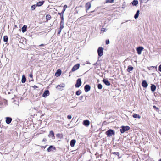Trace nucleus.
I'll return each mask as SVG.
<instances>
[{
  "label": "nucleus",
  "mask_w": 161,
  "mask_h": 161,
  "mask_svg": "<svg viewBox=\"0 0 161 161\" xmlns=\"http://www.w3.org/2000/svg\"><path fill=\"white\" fill-rule=\"evenodd\" d=\"M106 134L108 136L110 137L112 135H115V131L109 129L106 132Z\"/></svg>",
  "instance_id": "1"
},
{
  "label": "nucleus",
  "mask_w": 161,
  "mask_h": 161,
  "mask_svg": "<svg viewBox=\"0 0 161 161\" xmlns=\"http://www.w3.org/2000/svg\"><path fill=\"white\" fill-rule=\"evenodd\" d=\"M130 128L128 126H122V129L120 130L121 133H124L125 131H127L130 129Z\"/></svg>",
  "instance_id": "2"
},
{
  "label": "nucleus",
  "mask_w": 161,
  "mask_h": 161,
  "mask_svg": "<svg viewBox=\"0 0 161 161\" xmlns=\"http://www.w3.org/2000/svg\"><path fill=\"white\" fill-rule=\"evenodd\" d=\"M98 54L99 56L101 57L103 55V48L102 47H99L97 50Z\"/></svg>",
  "instance_id": "3"
},
{
  "label": "nucleus",
  "mask_w": 161,
  "mask_h": 161,
  "mask_svg": "<svg viewBox=\"0 0 161 161\" xmlns=\"http://www.w3.org/2000/svg\"><path fill=\"white\" fill-rule=\"evenodd\" d=\"M81 79L80 78L78 79L75 85V87L77 88L81 86Z\"/></svg>",
  "instance_id": "4"
},
{
  "label": "nucleus",
  "mask_w": 161,
  "mask_h": 161,
  "mask_svg": "<svg viewBox=\"0 0 161 161\" xmlns=\"http://www.w3.org/2000/svg\"><path fill=\"white\" fill-rule=\"evenodd\" d=\"M80 65L79 64H77L75 65L72 69V71L73 72L77 70L79 68Z\"/></svg>",
  "instance_id": "5"
},
{
  "label": "nucleus",
  "mask_w": 161,
  "mask_h": 161,
  "mask_svg": "<svg viewBox=\"0 0 161 161\" xmlns=\"http://www.w3.org/2000/svg\"><path fill=\"white\" fill-rule=\"evenodd\" d=\"M91 4L89 2H88L85 5V7L86 8V12H87V10H88L91 8Z\"/></svg>",
  "instance_id": "6"
},
{
  "label": "nucleus",
  "mask_w": 161,
  "mask_h": 161,
  "mask_svg": "<svg viewBox=\"0 0 161 161\" xmlns=\"http://www.w3.org/2000/svg\"><path fill=\"white\" fill-rule=\"evenodd\" d=\"M48 136L49 137L51 138L52 139H55V137L54 136V133L53 131H51L50 132L49 134L48 135Z\"/></svg>",
  "instance_id": "7"
},
{
  "label": "nucleus",
  "mask_w": 161,
  "mask_h": 161,
  "mask_svg": "<svg viewBox=\"0 0 161 161\" xmlns=\"http://www.w3.org/2000/svg\"><path fill=\"white\" fill-rule=\"evenodd\" d=\"M65 87V84H60V85H58L56 87L58 89L60 90H62L63 89V88H64Z\"/></svg>",
  "instance_id": "8"
},
{
  "label": "nucleus",
  "mask_w": 161,
  "mask_h": 161,
  "mask_svg": "<svg viewBox=\"0 0 161 161\" xmlns=\"http://www.w3.org/2000/svg\"><path fill=\"white\" fill-rule=\"evenodd\" d=\"M142 86L146 88L148 86V84L146 80L143 81L142 83Z\"/></svg>",
  "instance_id": "9"
},
{
  "label": "nucleus",
  "mask_w": 161,
  "mask_h": 161,
  "mask_svg": "<svg viewBox=\"0 0 161 161\" xmlns=\"http://www.w3.org/2000/svg\"><path fill=\"white\" fill-rule=\"evenodd\" d=\"M55 147H54L52 146H50L49 147L47 148V151L48 152H50L51 151H53L54 150H55Z\"/></svg>",
  "instance_id": "10"
},
{
  "label": "nucleus",
  "mask_w": 161,
  "mask_h": 161,
  "mask_svg": "<svg viewBox=\"0 0 161 161\" xmlns=\"http://www.w3.org/2000/svg\"><path fill=\"white\" fill-rule=\"evenodd\" d=\"M143 49V48L142 47H139L137 49V53L138 54H140L141 53Z\"/></svg>",
  "instance_id": "11"
},
{
  "label": "nucleus",
  "mask_w": 161,
  "mask_h": 161,
  "mask_svg": "<svg viewBox=\"0 0 161 161\" xmlns=\"http://www.w3.org/2000/svg\"><path fill=\"white\" fill-rule=\"evenodd\" d=\"M91 87L89 85H86L84 87L85 91L86 92H87L90 90Z\"/></svg>",
  "instance_id": "12"
},
{
  "label": "nucleus",
  "mask_w": 161,
  "mask_h": 161,
  "mask_svg": "<svg viewBox=\"0 0 161 161\" xmlns=\"http://www.w3.org/2000/svg\"><path fill=\"white\" fill-rule=\"evenodd\" d=\"M49 95V92L48 90H46L42 95V97H46Z\"/></svg>",
  "instance_id": "13"
},
{
  "label": "nucleus",
  "mask_w": 161,
  "mask_h": 161,
  "mask_svg": "<svg viewBox=\"0 0 161 161\" xmlns=\"http://www.w3.org/2000/svg\"><path fill=\"white\" fill-rule=\"evenodd\" d=\"M83 124L86 126H88L90 124V122L88 120H85L83 122Z\"/></svg>",
  "instance_id": "14"
},
{
  "label": "nucleus",
  "mask_w": 161,
  "mask_h": 161,
  "mask_svg": "<svg viewBox=\"0 0 161 161\" xmlns=\"http://www.w3.org/2000/svg\"><path fill=\"white\" fill-rule=\"evenodd\" d=\"M12 120V119L9 117H7L6 118V122L8 124H10Z\"/></svg>",
  "instance_id": "15"
},
{
  "label": "nucleus",
  "mask_w": 161,
  "mask_h": 161,
  "mask_svg": "<svg viewBox=\"0 0 161 161\" xmlns=\"http://www.w3.org/2000/svg\"><path fill=\"white\" fill-rule=\"evenodd\" d=\"M103 81L106 85L109 86L110 85L109 82L105 79H103Z\"/></svg>",
  "instance_id": "16"
},
{
  "label": "nucleus",
  "mask_w": 161,
  "mask_h": 161,
  "mask_svg": "<svg viewBox=\"0 0 161 161\" xmlns=\"http://www.w3.org/2000/svg\"><path fill=\"white\" fill-rule=\"evenodd\" d=\"M151 90L152 92H154L156 89V86L153 84H151Z\"/></svg>",
  "instance_id": "17"
},
{
  "label": "nucleus",
  "mask_w": 161,
  "mask_h": 161,
  "mask_svg": "<svg viewBox=\"0 0 161 161\" xmlns=\"http://www.w3.org/2000/svg\"><path fill=\"white\" fill-rule=\"evenodd\" d=\"M76 142V141L74 140H72L70 142V146L72 147L74 146Z\"/></svg>",
  "instance_id": "18"
},
{
  "label": "nucleus",
  "mask_w": 161,
  "mask_h": 161,
  "mask_svg": "<svg viewBox=\"0 0 161 161\" xmlns=\"http://www.w3.org/2000/svg\"><path fill=\"white\" fill-rule=\"evenodd\" d=\"M61 74V71L60 70L58 69L55 74V76L58 77Z\"/></svg>",
  "instance_id": "19"
},
{
  "label": "nucleus",
  "mask_w": 161,
  "mask_h": 161,
  "mask_svg": "<svg viewBox=\"0 0 161 161\" xmlns=\"http://www.w3.org/2000/svg\"><path fill=\"white\" fill-rule=\"evenodd\" d=\"M44 3V1H39L37 3L36 6H42Z\"/></svg>",
  "instance_id": "20"
},
{
  "label": "nucleus",
  "mask_w": 161,
  "mask_h": 161,
  "mask_svg": "<svg viewBox=\"0 0 161 161\" xmlns=\"http://www.w3.org/2000/svg\"><path fill=\"white\" fill-rule=\"evenodd\" d=\"M27 26L24 25L22 28V32L24 33L26 31Z\"/></svg>",
  "instance_id": "21"
},
{
  "label": "nucleus",
  "mask_w": 161,
  "mask_h": 161,
  "mask_svg": "<svg viewBox=\"0 0 161 161\" xmlns=\"http://www.w3.org/2000/svg\"><path fill=\"white\" fill-rule=\"evenodd\" d=\"M140 11L139 10H138L136 13L135 14L134 16V18L135 19H137L139 16V14Z\"/></svg>",
  "instance_id": "22"
},
{
  "label": "nucleus",
  "mask_w": 161,
  "mask_h": 161,
  "mask_svg": "<svg viewBox=\"0 0 161 161\" xmlns=\"http://www.w3.org/2000/svg\"><path fill=\"white\" fill-rule=\"evenodd\" d=\"M133 117L135 118H138L140 119L141 118V116L138 114H135L133 115Z\"/></svg>",
  "instance_id": "23"
},
{
  "label": "nucleus",
  "mask_w": 161,
  "mask_h": 161,
  "mask_svg": "<svg viewBox=\"0 0 161 161\" xmlns=\"http://www.w3.org/2000/svg\"><path fill=\"white\" fill-rule=\"evenodd\" d=\"M26 80V78L24 75H23L21 81L22 83L25 82Z\"/></svg>",
  "instance_id": "24"
},
{
  "label": "nucleus",
  "mask_w": 161,
  "mask_h": 161,
  "mask_svg": "<svg viewBox=\"0 0 161 161\" xmlns=\"http://www.w3.org/2000/svg\"><path fill=\"white\" fill-rule=\"evenodd\" d=\"M133 69V67H131L130 66H129L128 67V68L127 69V71L129 72H130L131 71H132Z\"/></svg>",
  "instance_id": "25"
},
{
  "label": "nucleus",
  "mask_w": 161,
  "mask_h": 161,
  "mask_svg": "<svg viewBox=\"0 0 161 161\" xmlns=\"http://www.w3.org/2000/svg\"><path fill=\"white\" fill-rule=\"evenodd\" d=\"M132 3L133 5L136 6L138 4V2L137 0H134L132 2Z\"/></svg>",
  "instance_id": "26"
},
{
  "label": "nucleus",
  "mask_w": 161,
  "mask_h": 161,
  "mask_svg": "<svg viewBox=\"0 0 161 161\" xmlns=\"http://www.w3.org/2000/svg\"><path fill=\"white\" fill-rule=\"evenodd\" d=\"M67 6L66 5H65L64 7V8L62 10V12L63 13H64L65 11L66 8H67Z\"/></svg>",
  "instance_id": "27"
},
{
  "label": "nucleus",
  "mask_w": 161,
  "mask_h": 161,
  "mask_svg": "<svg viewBox=\"0 0 161 161\" xmlns=\"http://www.w3.org/2000/svg\"><path fill=\"white\" fill-rule=\"evenodd\" d=\"M3 40L4 42H7L8 40V36H4L3 37Z\"/></svg>",
  "instance_id": "28"
},
{
  "label": "nucleus",
  "mask_w": 161,
  "mask_h": 161,
  "mask_svg": "<svg viewBox=\"0 0 161 161\" xmlns=\"http://www.w3.org/2000/svg\"><path fill=\"white\" fill-rule=\"evenodd\" d=\"M102 87H103L102 86L101 84H99L98 85V88L99 89H102Z\"/></svg>",
  "instance_id": "29"
},
{
  "label": "nucleus",
  "mask_w": 161,
  "mask_h": 161,
  "mask_svg": "<svg viewBox=\"0 0 161 161\" xmlns=\"http://www.w3.org/2000/svg\"><path fill=\"white\" fill-rule=\"evenodd\" d=\"M80 92L81 91L80 90L77 91L76 92V94L78 96L80 95L81 93Z\"/></svg>",
  "instance_id": "30"
},
{
  "label": "nucleus",
  "mask_w": 161,
  "mask_h": 161,
  "mask_svg": "<svg viewBox=\"0 0 161 161\" xmlns=\"http://www.w3.org/2000/svg\"><path fill=\"white\" fill-rule=\"evenodd\" d=\"M46 18L47 19L50 20L51 18V16L50 15H47L46 16Z\"/></svg>",
  "instance_id": "31"
},
{
  "label": "nucleus",
  "mask_w": 161,
  "mask_h": 161,
  "mask_svg": "<svg viewBox=\"0 0 161 161\" xmlns=\"http://www.w3.org/2000/svg\"><path fill=\"white\" fill-rule=\"evenodd\" d=\"M114 1V0H106V3H113Z\"/></svg>",
  "instance_id": "32"
},
{
  "label": "nucleus",
  "mask_w": 161,
  "mask_h": 161,
  "mask_svg": "<svg viewBox=\"0 0 161 161\" xmlns=\"http://www.w3.org/2000/svg\"><path fill=\"white\" fill-rule=\"evenodd\" d=\"M37 6H36V5H33L31 7V9H32V10H34L35 9L36 7Z\"/></svg>",
  "instance_id": "33"
},
{
  "label": "nucleus",
  "mask_w": 161,
  "mask_h": 161,
  "mask_svg": "<svg viewBox=\"0 0 161 161\" xmlns=\"http://www.w3.org/2000/svg\"><path fill=\"white\" fill-rule=\"evenodd\" d=\"M149 0H140V1L142 3H145L147 2Z\"/></svg>",
  "instance_id": "34"
},
{
  "label": "nucleus",
  "mask_w": 161,
  "mask_h": 161,
  "mask_svg": "<svg viewBox=\"0 0 161 161\" xmlns=\"http://www.w3.org/2000/svg\"><path fill=\"white\" fill-rule=\"evenodd\" d=\"M64 13L62 12L61 13H58V14L60 15V17H61L63 16Z\"/></svg>",
  "instance_id": "35"
},
{
  "label": "nucleus",
  "mask_w": 161,
  "mask_h": 161,
  "mask_svg": "<svg viewBox=\"0 0 161 161\" xmlns=\"http://www.w3.org/2000/svg\"><path fill=\"white\" fill-rule=\"evenodd\" d=\"M64 28V25H60V30H62Z\"/></svg>",
  "instance_id": "36"
},
{
  "label": "nucleus",
  "mask_w": 161,
  "mask_h": 161,
  "mask_svg": "<svg viewBox=\"0 0 161 161\" xmlns=\"http://www.w3.org/2000/svg\"><path fill=\"white\" fill-rule=\"evenodd\" d=\"M47 141V140L45 138H44L42 139V142H46Z\"/></svg>",
  "instance_id": "37"
},
{
  "label": "nucleus",
  "mask_w": 161,
  "mask_h": 161,
  "mask_svg": "<svg viewBox=\"0 0 161 161\" xmlns=\"http://www.w3.org/2000/svg\"><path fill=\"white\" fill-rule=\"evenodd\" d=\"M72 118V116L71 115H68L67 116V118L69 119H70Z\"/></svg>",
  "instance_id": "38"
},
{
  "label": "nucleus",
  "mask_w": 161,
  "mask_h": 161,
  "mask_svg": "<svg viewBox=\"0 0 161 161\" xmlns=\"http://www.w3.org/2000/svg\"><path fill=\"white\" fill-rule=\"evenodd\" d=\"M106 44H108L109 43V40H107L106 42Z\"/></svg>",
  "instance_id": "39"
},
{
  "label": "nucleus",
  "mask_w": 161,
  "mask_h": 161,
  "mask_svg": "<svg viewBox=\"0 0 161 161\" xmlns=\"http://www.w3.org/2000/svg\"><path fill=\"white\" fill-rule=\"evenodd\" d=\"M101 31H103V32H105V31H106V30L104 28H102L101 29Z\"/></svg>",
  "instance_id": "40"
},
{
  "label": "nucleus",
  "mask_w": 161,
  "mask_h": 161,
  "mask_svg": "<svg viewBox=\"0 0 161 161\" xmlns=\"http://www.w3.org/2000/svg\"><path fill=\"white\" fill-rule=\"evenodd\" d=\"M158 69L161 72V64L159 66Z\"/></svg>",
  "instance_id": "41"
},
{
  "label": "nucleus",
  "mask_w": 161,
  "mask_h": 161,
  "mask_svg": "<svg viewBox=\"0 0 161 161\" xmlns=\"http://www.w3.org/2000/svg\"><path fill=\"white\" fill-rule=\"evenodd\" d=\"M60 25H64V21H61Z\"/></svg>",
  "instance_id": "42"
},
{
  "label": "nucleus",
  "mask_w": 161,
  "mask_h": 161,
  "mask_svg": "<svg viewBox=\"0 0 161 161\" xmlns=\"http://www.w3.org/2000/svg\"><path fill=\"white\" fill-rule=\"evenodd\" d=\"M29 77L31 78H32L33 77V75L32 74H31L29 75Z\"/></svg>",
  "instance_id": "43"
},
{
  "label": "nucleus",
  "mask_w": 161,
  "mask_h": 161,
  "mask_svg": "<svg viewBox=\"0 0 161 161\" xmlns=\"http://www.w3.org/2000/svg\"><path fill=\"white\" fill-rule=\"evenodd\" d=\"M61 21H64L63 16H62L61 17Z\"/></svg>",
  "instance_id": "44"
},
{
  "label": "nucleus",
  "mask_w": 161,
  "mask_h": 161,
  "mask_svg": "<svg viewBox=\"0 0 161 161\" xmlns=\"http://www.w3.org/2000/svg\"><path fill=\"white\" fill-rule=\"evenodd\" d=\"M153 108H156V109H158V108H157L156 107V106L155 105L153 106Z\"/></svg>",
  "instance_id": "45"
},
{
  "label": "nucleus",
  "mask_w": 161,
  "mask_h": 161,
  "mask_svg": "<svg viewBox=\"0 0 161 161\" xmlns=\"http://www.w3.org/2000/svg\"><path fill=\"white\" fill-rule=\"evenodd\" d=\"M116 155H118L119 154V153L118 152H114V153Z\"/></svg>",
  "instance_id": "46"
},
{
  "label": "nucleus",
  "mask_w": 161,
  "mask_h": 161,
  "mask_svg": "<svg viewBox=\"0 0 161 161\" xmlns=\"http://www.w3.org/2000/svg\"><path fill=\"white\" fill-rule=\"evenodd\" d=\"M61 30H60L59 31H58V34H60V33L61 32Z\"/></svg>",
  "instance_id": "47"
},
{
  "label": "nucleus",
  "mask_w": 161,
  "mask_h": 161,
  "mask_svg": "<svg viewBox=\"0 0 161 161\" xmlns=\"http://www.w3.org/2000/svg\"><path fill=\"white\" fill-rule=\"evenodd\" d=\"M44 46V45L43 44H42L39 45L40 46Z\"/></svg>",
  "instance_id": "48"
},
{
  "label": "nucleus",
  "mask_w": 161,
  "mask_h": 161,
  "mask_svg": "<svg viewBox=\"0 0 161 161\" xmlns=\"http://www.w3.org/2000/svg\"><path fill=\"white\" fill-rule=\"evenodd\" d=\"M34 87H36V88H38V87H37V86H34Z\"/></svg>",
  "instance_id": "49"
},
{
  "label": "nucleus",
  "mask_w": 161,
  "mask_h": 161,
  "mask_svg": "<svg viewBox=\"0 0 161 161\" xmlns=\"http://www.w3.org/2000/svg\"><path fill=\"white\" fill-rule=\"evenodd\" d=\"M96 64H97L96 63H95V64H93V65H96Z\"/></svg>",
  "instance_id": "50"
},
{
  "label": "nucleus",
  "mask_w": 161,
  "mask_h": 161,
  "mask_svg": "<svg viewBox=\"0 0 161 161\" xmlns=\"http://www.w3.org/2000/svg\"><path fill=\"white\" fill-rule=\"evenodd\" d=\"M87 63L89 64H90V63H88V62H87Z\"/></svg>",
  "instance_id": "51"
},
{
  "label": "nucleus",
  "mask_w": 161,
  "mask_h": 161,
  "mask_svg": "<svg viewBox=\"0 0 161 161\" xmlns=\"http://www.w3.org/2000/svg\"><path fill=\"white\" fill-rule=\"evenodd\" d=\"M154 68L155 67V69H156L157 68V67H153Z\"/></svg>",
  "instance_id": "52"
},
{
  "label": "nucleus",
  "mask_w": 161,
  "mask_h": 161,
  "mask_svg": "<svg viewBox=\"0 0 161 161\" xmlns=\"http://www.w3.org/2000/svg\"><path fill=\"white\" fill-rule=\"evenodd\" d=\"M81 97V98H83V96H81V97Z\"/></svg>",
  "instance_id": "53"
},
{
  "label": "nucleus",
  "mask_w": 161,
  "mask_h": 161,
  "mask_svg": "<svg viewBox=\"0 0 161 161\" xmlns=\"http://www.w3.org/2000/svg\"><path fill=\"white\" fill-rule=\"evenodd\" d=\"M81 97V98H83V96H81V97Z\"/></svg>",
  "instance_id": "54"
},
{
  "label": "nucleus",
  "mask_w": 161,
  "mask_h": 161,
  "mask_svg": "<svg viewBox=\"0 0 161 161\" xmlns=\"http://www.w3.org/2000/svg\"><path fill=\"white\" fill-rule=\"evenodd\" d=\"M159 161H161V159H160L159 160Z\"/></svg>",
  "instance_id": "55"
},
{
  "label": "nucleus",
  "mask_w": 161,
  "mask_h": 161,
  "mask_svg": "<svg viewBox=\"0 0 161 161\" xmlns=\"http://www.w3.org/2000/svg\"><path fill=\"white\" fill-rule=\"evenodd\" d=\"M16 26H17L16 25H15V27H16Z\"/></svg>",
  "instance_id": "56"
},
{
  "label": "nucleus",
  "mask_w": 161,
  "mask_h": 161,
  "mask_svg": "<svg viewBox=\"0 0 161 161\" xmlns=\"http://www.w3.org/2000/svg\"><path fill=\"white\" fill-rule=\"evenodd\" d=\"M57 161L55 160V161Z\"/></svg>",
  "instance_id": "57"
}]
</instances>
